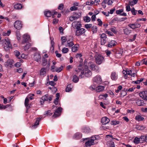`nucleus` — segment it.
I'll return each instance as SVG.
<instances>
[{"label": "nucleus", "instance_id": "9d476101", "mask_svg": "<svg viewBox=\"0 0 147 147\" xmlns=\"http://www.w3.org/2000/svg\"><path fill=\"white\" fill-rule=\"evenodd\" d=\"M69 39L67 40V44L65 45L66 47H71L74 45V44L72 41V38L71 36H70Z\"/></svg>", "mask_w": 147, "mask_h": 147}, {"label": "nucleus", "instance_id": "69168bd1", "mask_svg": "<svg viewBox=\"0 0 147 147\" xmlns=\"http://www.w3.org/2000/svg\"><path fill=\"white\" fill-rule=\"evenodd\" d=\"M97 21L98 22V25L100 26H102V22L101 20L100 19L98 18L97 19Z\"/></svg>", "mask_w": 147, "mask_h": 147}, {"label": "nucleus", "instance_id": "aec40b11", "mask_svg": "<svg viewBox=\"0 0 147 147\" xmlns=\"http://www.w3.org/2000/svg\"><path fill=\"white\" fill-rule=\"evenodd\" d=\"M34 58L36 61L39 62L41 60V57L39 53H36L34 54Z\"/></svg>", "mask_w": 147, "mask_h": 147}, {"label": "nucleus", "instance_id": "6e6552de", "mask_svg": "<svg viewBox=\"0 0 147 147\" xmlns=\"http://www.w3.org/2000/svg\"><path fill=\"white\" fill-rule=\"evenodd\" d=\"M14 63L13 59H8L6 62L4 63V65L6 67H9L10 68H12L13 64Z\"/></svg>", "mask_w": 147, "mask_h": 147}, {"label": "nucleus", "instance_id": "09e8293b", "mask_svg": "<svg viewBox=\"0 0 147 147\" xmlns=\"http://www.w3.org/2000/svg\"><path fill=\"white\" fill-rule=\"evenodd\" d=\"M47 63V60L45 58H43L42 59V65L43 66H45Z\"/></svg>", "mask_w": 147, "mask_h": 147}, {"label": "nucleus", "instance_id": "79ce46f5", "mask_svg": "<svg viewBox=\"0 0 147 147\" xmlns=\"http://www.w3.org/2000/svg\"><path fill=\"white\" fill-rule=\"evenodd\" d=\"M92 30L93 33L94 34L96 33L97 31V26H93L92 28Z\"/></svg>", "mask_w": 147, "mask_h": 147}, {"label": "nucleus", "instance_id": "7ed1b4c3", "mask_svg": "<svg viewBox=\"0 0 147 147\" xmlns=\"http://www.w3.org/2000/svg\"><path fill=\"white\" fill-rule=\"evenodd\" d=\"M95 61L96 64L100 65L104 61V58L101 55H96L95 56Z\"/></svg>", "mask_w": 147, "mask_h": 147}, {"label": "nucleus", "instance_id": "9b49d317", "mask_svg": "<svg viewBox=\"0 0 147 147\" xmlns=\"http://www.w3.org/2000/svg\"><path fill=\"white\" fill-rule=\"evenodd\" d=\"M94 82L98 84H100L102 82V79L101 77L99 75H97L94 77L93 79Z\"/></svg>", "mask_w": 147, "mask_h": 147}, {"label": "nucleus", "instance_id": "a19ab883", "mask_svg": "<svg viewBox=\"0 0 147 147\" xmlns=\"http://www.w3.org/2000/svg\"><path fill=\"white\" fill-rule=\"evenodd\" d=\"M69 39H67L66 38L65 36H62L61 38V40L62 41L61 42V45H63L64 43L66 42V41H67V40Z\"/></svg>", "mask_w": 147, "mask_h": 147}, {"label": "nucleus", "instance_id": "13d9d810", "mask_svg": "<svg viewBox=\"0 0 147 147\" xmlns=\"http://www.w3.org/2000/svg\"><path fill=\"white\" fill-rule=\"evenodd\" d=\"M146 136H142L139 138L140 139V140L142 142H145Z\"/></svg>", "mask_w": 147, "mask_h": 147}, {"label": "nucleus", "instance_id": "412c9836", "mask_svg": "<svg viewBox=\"0 0 147 147\" xmlns=\"http://www.w3.org/2000/svg\"><path fill=\"white\" fill-rule=\"evenodd\" d=\"M53 12L49 11H45L44 12V15L47 17H50L51 16L53 18H54V15H53Z\"/></svg>", "mask_w": 147, "mask_h": 147}, {"label": "nucleus", "instance_id": "473e14b6", "mask_svg": "<svg viewBox=\"0 0 147 147\" xmlns=\"http://www.w3.org/2000/svg\"><path fill=\"white\" fill-rule=\"evenodd\" d=\"M82 132L87 134L90 132L91 130L89 127H84L82 129Z\"/></svg>", "mask_w": 147, "mask_h": 147}, {"label": "nucleus", "instance_id": "5701e85b", "mask_svg": "<svg viewBox=\"0 0 147 147\" xmlns=\"http://www.w3.org/2000/svg\"><path fill=\"white\" fill-rule=\"evenodd\" d=\"M41 118L42 117L40 118V117L37 118L36 120L34 125L32 127V129H35L37 127V126L39 124V121Z\"/></svg>", "mask_w": 147, "mask_h": 147}, {"label": "nucleus", "instance_id": "5fc2aeb1", "mask_svg": "<svg viewBox=\"0 0 147 147\" xmlns=\"http://www.w3.org/2000/svg\"><path fill=\"white\" fill-rule=\"evenodd\" d=\"M14 54L17 58H19V56L20 54V53L19 51H18L17 50H16L14 51Z\"/></svg>", "mask_w": 147, "mask_h": 147}, {"label": "nucleus", "instance_id": "423d86ee", "mask_svg": "<svg viewBox=\"0 0 147 147\" xmlns=\"http://www.w3.org/2000/svg\"><path fill=\"white\" fill-rule=\"evenodd\" d=\"M84 72V75L86 77H89L92 75V72L89 69L88 67L87 66H85L84 68H83Z\"/></svg>", "mask_w": 147, "mask_h": 147}, {"label": "nucleus", "instance_id": "ea45409f", "mask_svg": "<svg viewBox=\"0 0 147 147\" xmlns=\"http://www.w3.org/2000/svg\"><path fill=\"white\" fill-rule=\"evenodd\" d=\"M72 80L75 83H77L78 82L79 79L77 76L76 75H74L73 76Z\"/></svg>", "mask_w": 147, "mask_h": 147}, {"label": "nucleus", "instance_id": "cd10ccee", "mask_svg": "<svg viewBox=\"0 0 147 147\" xmlns=\"http://www.w3.org/2000/svg\"><path fill=\"white\" fill-rule=\"evenodd\" d=\"M116 42L114 40H111L107 45V46L109 47H111L115 45Z\"/></svg>", "mask_w": 147, "mask_h": 147}, {"label": "nucleus", "instance_id": "f704fd0d", "mask_svg": "<svg viewBox=\"0 0 147 147\" xmlns=\"http://www.w3.org/2000/svg\"><path fill=\"white\" fill-rule=\"evenodd\" d=\"M138 1V0H133L131 1H129L128 3V5L132 6L136 4Z\"/></svg>", "mask_w": 147, "mask_h": 147}, {"label": "nucleus", "instance_id": "f03ea898", "mask_svg": "<svg viewBox=\"0 0 147 147\" xmlns=\"http://www.w3.org/2000/svg\"><path fill=\"white\" fill-rule=\"evenodd\" d=\"M96 138L95 136H93L89 138L87 141L85 142V145L86 146H90L93 145L96 143Z\"/></svg>", "mask_w": 147, "mask_h": 147}, {"label": "nucleus", "instance_id": "58836bf2", "mask_svg": "<svg viewBox=\"0 0 147 147\" xmlns=\"http://www.w3.org/2000/svg\"><path fill=\"white\" fill-rule=\"evenodd\" d=\"M73 15L75 17V18L77 19L78 18H80L81 16V13H76L74 12Z\"/></svg>", "mask_w": 147, "mask_h": 147}, {"label": "nucleus", "instance_id": "e2e57ef3", "mask_svg": "<svg viewBox=\"0 0 147 147\" xmlns=\"http://www.w3.org/2000/svg\"><path fill=\"white\" fill-rule=\"evenodd\" d=\"M123 9H121L119 10H117L116 11V13L117 14H120L123 12Z\"/></svg>", "mask_w": 147, "mask_h": 147}, {"label": "nucleus", "instance_id": "f257e3e1", "mask_svg": "<svg viewBox=\"0 0 147 147\" xmlns=\"http://www.w3.org/2000/svg\"><path fill=\"white\" fill-rule=\"evenodd\" d=\"M5 42L3 45V48L6 51L9 52L10 49H12V46L10 40L8 37H5Z\"/></svg>", "mask_w": 147, "mask_h": 147}, {"label": "nucleus", "instance_id": "bb28decb", "mask_svg": "<svg viewBox=\"0 0 147 147\" xmlns=\"http://www.w3.org/2000/svg\"><path fill=\"white\" fill-rule=\"evenodd\" d=\"M136 103L139 106H143L145 104L143 100L139 99L137 100Z\"/></svg>", "mask_w": 147, "mask_h": 147}, {"label": "nucleus", "instance_id": "dca6fc26", "mask_svg": "<svg viewBox=\"0 0 147 147\" xmlns=\"http://www.w3.org/2000/svg\"><path fill=\"white\" fill-rule=\"evenodd\" d=\"M140 96L144 100H146L147 98V91H143L139 93Z\"/></svg>", "mask_w": 147, "mask_h": 147}, {"label": "nucleus", "instance_id": "ddd939ff", "mask_svg": "<svg viewBox=\"0 0 147 147\" xmlns=\"http://www.w3.org/2000/svg\"><path fill=\"white\" fill-rule=\"evenodd\" d=\"M62 110V108H61L58 107L55 111L53 117H57L61 115Z\"/></svg>", "mask_w": 147, "mask_h": 147}, {"label": "nucleus", "instance_id": "774afa93", "mask_svg": "<svg viewBox=\"0 0 147 147\" xmlns=\"http://www.w3.org/2000/svg\"><path fill=\"white\" fill-rule=\"evenodd\" d=\"M109 146L111 147H115V145L113 142H111L109 143Z\"/></svg>", "mask_w": 147, "mask_h": 147}, {"label": "nucleus", "instance_id": "49530a36", "mask_svg": "<svg viewBox=\"0 0 147 147\" xmlns=\"http://www.w3.org/2000/svg\"><path fill=\"white\" fill-rule=\"evenodd\" d=\"M110 30L111 31L113 32L114 33L116 34L117 32V31L116 29V28L114 26H112L110 28Z\"/></svg>", "mask_w": 147, "mask_h": 147}, {"label": "nucleus", "instance_id": "6e6d98bb", "mask_svg": "<svg viewBox=\"0 0 147 147\" xmlns=\"http://www.w3.org/2000/svg\"><path fill=\"white\" fill-rule=\"evenodd\" d=\"M63 69V66H61L60 67H59V68H57L55 69V71H56L57 72H61Z\"/></svg>", "mask_w": 147, "mask_h": 147}, {"label": "nucleus", "instance_id": "4468645a", "mask_svg": "<svg viewBox=\"0 0 147 147\" xmlns=\"http://www.w3.org/2000/svg\"><path fill=\"white\" fill-rule=\"evenodd\" d=\"M128 26L132 29H134L140 28L141 25L139 24L135 23L133 24H128Z\"/></svg>", "mask_w": 147, "mask_h": 147}, {"label": "nucleus", "instance_id": "c9c22d12", "mask_svg": "<svg viewBox=\"0 0 147 147\" xmlns=\"http://www.w3.org/2000/svg\"><path fill=\"white\" fill-rule=\"evenodd\" d=\"M135 128L138 130H143L144 129L145 127L143 125H136Z\"/></svg>", "mask_w": 147, "mask_h": 147}, {"label": "nucleus", "instance_id": "0eeeda50", "mask_svg": "<svg viewBox=\"0 0 147 147\" xmlns=\"http://www.w3.org/2000/svg\"><path fill=\"white\" fill-rule=\"evenodd\" d=\"M100 35V43L101 45H104L107 41V35L105 34L102 33Z\"/></svg>", "mask_w": 147, "mask_h": 147}, {"label": "nucleus", "instance_id": "2eb2a0df", "mask_svg": "<svg viewBox=\"0 0 147 147\" xmlns=\"http://www.w3.org/2000/svg\"><path fill=\"white\" fill-rule=\"evenodd\" d=\"M78 70H76L75 71L78 73L80 72L81 74L79 75V78H82L84 76V72L83 69V68L81 66H79L78 67Z\"/></svg>", "mask_w": 147, "mask_h": 147}, {"label": "nucleus", "instance_id": "052dcab7", "mask_svg": "<svg viewBox=\"0 0 147 147\" xmlns=\"http://www.w3.org/2000/svg\"><path fill=\"white\" fill-rule=\"evenodd\" d=\"M16 34L18 40H20L21 39V36L19 32L18 31H17L16 32Z\"/></svg>", "mask_w": 147, "mask_h": 147}, {"label": "nucleus", "instance_id": "de8ad7c7", "mask_svg": "<svg viewBox=\"0 0 147 147\" xmlns=\"http://www.w3.org/2000/svg\"><path fill=\"white\" fill-rule=\"evenodd\" d=\"M84 21L86 22H90L91 20L90 18L88 16L84 17Z\"/></svg>", "mask_w": 147, "mask_h": 147}, {"label": "nucleus", "instance_id": "c85d7f7f", "mask_svg": "<svg viewBox=\"0 0 147 147\" xmlns=\"http://www.w3.org/2000/svg\"><path fill=\"white\" fill-rule=\"evenodd\" d=\"M105 88V87L103 86H99L96 88V90L97 92H101L103 91Z\"/></svg>", "mask_w": 147, "mask_h": 147}, {"label": "nucleus", "instance_id": "3c124183", "mask_svg": "<svg viewBox=\"0 0 147 147\" xmlns=\"http://www.w3.org/2000/svg\"><path fill=\"white\" fill-rule=\"evenodd\" d=\"M140 141V138L138 137L135 138L134 139V142L136 144H138L139 143Z\"/></svg>", "mask_w": 147, "mask_h": 147}, {"label": "nucleus", "instance_id": "bf43d9fd", "mask_svg": "<svg viewBox=\"0 0 147 147\" xmlns=\"http://www.w3.org/2000/svg\"><path fill=\"white\" fill-rule=\"evenodd\" d=\"M125 92H132L134 91V89L133 88H129L126 89L125 88H124L123 90Z\"/></svg>", "mask_w": 147, "mask_h": 147}, {"label": "nucleus", "instance_id": "393cba45", "mask_svg": "<svg viewBox=\"0 0 147 147\" xmlns=\"http://www.w3.org/2000/svg\"><path fill=\"white\" fill-rule=\"evenodd\" d=\"M79 46L78 44H75L71 48V50L73 52H77L78 50Z\"/></svg>", "mask_w": 147, "mask_h": 147}, {"label": "nucleus", "instance_id": "72a5a7b5", "mask_svg": "<svg viewBox=\"0 0 147 147\" xmlns=\"http://www.w3.org/2000/svg\"><path fill=\"white\" fill-rule=\"evenodd\" d=\"M11 30H9L7 32H3L2 33V35L4 36H9L11 33Z\"/></svg>", "mask_w": 147, "mask_h": 147}, {"label": "nucleus", "instance_id": "a211bd4d", "mask_svg": "<svg viewBox=\"0 0 147 147\" xmlns=\"http://www.w3.org/2000/svg\"><path fill=\"white\" fill-rule=\"evenodd\" d=\"M30 36L27 34H25L24 35L23 39L22 41L23 44H24L25 42H29L30 41Z\"/></svg>", "mask_w": 147, "mask_h": 147}, {"label": "nucleus", "instance_id": "e433bc0d", "mask_svg": "<svg viewBox=\"0 0 147 147\" xmlns=\"http://www.w3.org/2000/svg\"><path fill=\"white\" fill-rule=\"evenodd\" d=\"M15 9H21L22 7V5L21 4H17L14 5Z\"/></svg>", "mask_w": 147, "mask_h": 147}, {"label": "nucleus", "instance_id": "4c0bfd02", "mask_svg": "<svg viewBox=\"0 0 147 147\" xmlns=\"http://www.w3.org/2000/svg\"><path fill=\"white\" fill-rule=\"evenodd\" d=\"M29 101V100L28 98H26L25 99L24 104L25 105L27 109H28L30 108V106H28V102Z\"/></svg>", "mask_w": 147, "mask_h": 147}, {"label": "nucleus", "instance_id": "0e129e2a", "mask_svg": "<svg viewBox=\"0 0 147 147\" xmlns=\"http://www.w3.org/2000/svg\"><path fill=\"white\" fill-rule=\"evenodd\" d=\"M92 25L91 24H87L85 25L84 27L86 29L90 28L92 27Z\"/></svg>", "mask_w": 147, "mask_h": 147}, {"label": "nucleus", "instance_id": "680f3d73", "mask_svg": "<svg viewBox=\"0 0 147 147\" xmlns=\"http://www.w3.org/2000/svg\"><path fill=\"white\" fill-rule=\"evenodd\" d=\"M143 78H140L138 79V80L135 81L134 82L135 84H140L141 82H142L143 80Z\"/></svg>", "mask_w": 147, "mask_h": 147}, {"label": "nucleus", "instance_id": "8fccbe9b", "mask_svg": "<svg viewBox=\"0 0 147 147\" xmlns=\"http://www.w3.org/2000/svg\"><path fill=\"white\" fill-rule=\"evenodd\" d=\"M69 51V49L68 48L64 47L63 48L62 50V52L63 53H67Z\"/></svg>", "mask_w": 147, "mask_h": 147}, {"label": "nucleus", "instance_id": "864d4df0", "mask_svg": "<svg viewBox=\"0 0 147 147\" xmlns=\"http://www.w3.org/2000/svg\"><path fill=\"white\" fill-rule=\"evenodd\" d=\"M131 11L132 14L134 15H136L137 13V11L135 10L134 7H132L131 9Z\"/></svg>", "mask_w": 147, "mask_h": 147}, {"label": "nucleus", "instance_id": "6ab92c4d", "mask_svg": "<svg viewBox=\"0 0 147 147\" xmlns=\"http://www.w3.org/2000/svg\"><path fill=\"white\" fill-rule=\"evenodd\" d=\"M47 68L46 67L42 68L40 70V75L41 76L44 77L46 75Z\"/></svg>", "mask_w": 147, "mask_h": 147}, {"label": "nucleus", "instance_id": "37998d69", "mask_svg": "<svg viewBox=\"0 0 147 147\" xmlns=\"http://www.w3.org/2000/svg\"><path fill=\"white\" fill-rule=\"evenodd\" d=\"M120 122L119 121L115 120L112 121L111 122V124L112 125H117Z\"/></svg>", "mask_w": 147, "mask_h": 147}, {"label": "nucleus", "instance_id": "1a4fd4ad", "mask_svg": "<svg viewBox=\"0 0 147 147\" xmlns=\"http://www.w3.org/2000/svg\"><path fill=\"white\" fill-rule=\"evenodd\" d=\"M72 27L75 30L81 28L82 27L81 23L80 21H75L72 24Z\"/></svg>", "mask_w": 147, "mask_h": 147}, {"label": "nucleus", "instance_id": "c03bdc74", "mask_svg": "<svg viewBox=\"0 0 147 147\" xmlns=\"http://www.w3.org/2000/svg\"><path fill=\"white\" fill-rule=\"evenodd\" d=\"M123 74H127L128 75H130L132 73L131 70H123Z\"/></svg>", "mask_w": 147, "mask_h": 147}, {"label": "nucleus", "instance_id": "a878e982", "mask_svg": "<svg viewBox=\"0 0 147 147\" xmlns=\"http://www.w3.org/2000/svg\"><path fill=\"white\" fill-rule=\"evenodd\" d=\"M82 136V135L81 133L80 132H77L76 133L74 134L73 136V138L77 139H79L81 138Z\"/></svg>", "mask_w": 147, "mask_h": 147}, {"label": "nucleus", "instance_id": "a18cd8bd", "mask_svg": "<svg viewBox=\"0 0 147 147\" xmlns=\"http://www.w3.org/2000/svg\"><path fill=\"white\" fill-rule=\"evenodd\" d=\"M31 47V44L30 43H28L24 47V51H26L30 47Z\"/></svg>", "mask_w": 147, "mask_h": 147}, {"label": "nucleus", "instance_id": "4d7b16f0", "mask_svg": "<svg viewBox=\"0 0 147 147\" xmlns=\"http://www.w3.org/2000/svg\"><path fill=\"white\" fill-rule=\"evenodd\" d=\"M34 96V94H30L28 95L26 98H28V99H30V100H31L34 98L33 97Z\"/></svg>", "mask_w": 147, "mask_h": 147}, {"label": "nucleus", "instance_id": "603ef678", "mask_svg": "<svg viewBox=\"0 0 147 147\" xmlns=\"http://www.w3.org/2000/svg\"><path fill=\"white\" fill-rule=\"evenodd\" d=\"M76 20L77 19L76 18H75V17L73 14V15L70 16L69 18V20L71 22H72L74 20Z\"/></svg>", "mask_w": 147, "mask_h": 147}, {"label": "nucleus", "instance_id": "2f4dec72", "mask_svg": "<svg viewBox=\"0 0 147 147\" xmlns=\"http://www.w3.org/2000/svg\"><path fill=\"white\" fill-rule=\"evenodd\" d=\"M135 119L138 121H140L143 120L144 118L143 117L138 115L135 117Z\"/></svg>", "mask_w": 147, "mask_h": 147}, {"label": "nucleus", "instance_id": "b1692460", "mask_svg": "<svg viewBox=\"0 0 147 147\" xmlns=\"http://www.w3.org/2000/svg\"><path fill=\"white\" fill-rule=\"evenodd\" d=\"M111 79L113 80H116L118 78V75L115 72H113L111 74Z\"/></svg>", "mask_w": 147, "mask_h": 147}, {"label": "nucleus", "instance_id": "c756f323", "mask_svg": "<svg viewBox=\"0 0 147 147\" xmlns=\"http://www.w3.org/2000/svg\"><path fill=\"white\" fill-rule=\"evenodd\" d=\"M73 87V85L71 84L68 85L66 89V91L68 92H70L71 90Z\"/></svg>", "mask_w": 147, "mask_h": 147}, {"label": "nucleus", "instance_id": "f3484780", "mask_svg": "<svg viewBox=\"0 0 147 147\" xmlns=\"http://www.w3.org/2000/svg\"><path fill=\"white\" fill-rule=\"evenodd\" d=\"M14 26L16 29L19 30L21 29L22 27L21 22L19 21H16L14 23Z\"/></svg>", "mask_w": 147, "mask_h": 147}, {"label": "nucleus", "instance_id": "f8f14e48", "mask_svg": "<svg viewBox=\"0 0 147 147\" xmlns=\"http://www.w3.org/2000/svg\"><path fill=\"white\" fill-rule=\"evenodd\" d=\"M53 96L52 95H49L48 94H46L43 96L42 97V100H44L45 101H47L48 100L49 101H51Z\"/></svg>", "mask_w": 147, "mask_h": 147}, {"label": "nucleus", "instance_id": "20e7f679", "mask_svg": "<svg viewBox=\"0 0 147 147\" xmlns=\"http://www.w3.org/2000/svg\"><path fill=\"white\" fill-rule=\"evenodd\" d=\"M86 32L85 29L83 28H79L75 30V35L77 36L83 35Z\"/></svg>", "mask_w": 147, "mask_h": 147}, {"label": "nucleus", "instance_id": "4be33fe9", "mask_svg": "<svg viewBox=\"0 0 147 147\" xmlns=\"http://www.w3.org/2000/svg\"><path fill=\"white\" fill-rule=\"evenodd\" d=\"M101 121L103 124L105 125L109 123L110 120L106 117H104L102 118Z\"/></svg>", "mask_w": 147, "mask_h": 147}, {"label": "nucleus", "instance_id": "39448f33", "mask_svg": "<svg viewBox=\"0 0 147 147\" xmlns=\"http://www.w3.org/2000/svg\"><path fill=\"white\" fill-rule=\"evenodd\" d=\"M88 66L92 70L97 71L99 69V67L96 65L94 63L90 61L88 63Z\"/></svg>", "mask_w": 147, "mask_h": 147}, {"label": "nucleus", "instance_id": "338daca9", "mask_svg": "<svg viewBox=\"0 0 147 147\" xmlns=\"http://www.w3.org/2000/svg\"><path fill=\"white\" fill-rule=\"evenodd\" d=\"M94 4V1H92L91 2L90 1H87L86 3V5H92Z\"/></svg>", "mask_w": 147, "mask_h": 147}, {"label": "nucleus", "instance_id": "7c9ffc66", "mask_svg": "<svg viewBox=\"0 0 147 147\" xmlns=\"http://www.w3.org/2000/svg\"><path fill=\"white\" fill-rule=\"evenodd\" d=\"M123 31L124 34L128 35L130 34L131 32V30L128 29L127 28H125L123 29Z\"/></svg>", "mask_w": 147, "mask_h": 147}]
</instances>
